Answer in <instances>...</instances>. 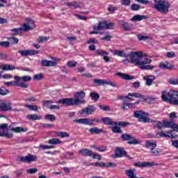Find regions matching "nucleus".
<instances>
[{
	"label": "nucleus",
	"instance_id": "7",
	"mask_svg": "<svg viewBox=\"0 0 178 178\" xmlns=\"http://www.w3.org/2000/svg\"><path fill=\"white\" fill-rule=\"evenodd\" d=\"M14 79L15 81L5 82L4 86H16V87H20L21 88H29V83L24 82L20 83V76H15Z\"/></svg>",
	"mask_w": 178,
	"mask_h": 178
},
{
	"label": "nucleus",
	"instance_id": "51",
	"mask_svg": "<svg viewBox=\"0 0 178 178\" xmlns=\"http://www.w3.org/2000/svg\"><path fill=\"white\" fill-rule=\"evenodd\" d=\"M150 154H152L153 156H159L161 152L158 151V149H152L150 150Z\"/></svg>",
	"mask_w": 178,
	"mask_h": 178
},
{
	"label": "nucleus",
	"instance_id": "14",
	"mask_svg": "<svg viewBox=\"0 0 178 178\" xmlns=\"http://www.w3.org/2000/svg\"><path fill=\"white\" fill-rule=\"evenodd\" d=\"M95 111H97V108H95V106L92 105H89L88 106V107L81 110L79 111V113L81 115H83V113H85L86 115H92L94 112H95Z\"/></svg>",
	"mask_w": 178,
	"mask_h": 178
},
{
	"label": "nucleus",
	"instance_id": "24",
	"mask_svg": "<svg viewBox=\"0 0 178 178\" xmlns=\"http://www.w3.org/2000/svg\"><path fill=\"white\" fill-rule=\"evenodd\" d=\"M117 76L122 77L123 80H134V76L129 75L122 72H118Z\"/></svg>",
	"mask_w": 178,
	"mask_h": 178
},
{
	"label": "nucleus",
	"instance_id": "21",
	"mask_svg": "<svg viewBox=\"0 0 178 178\" xmlns=\"http://www.w3.org/2000/svg\"><path fill=\"white\" fill-rule=\"evenodd\" d=\"M57 63L55 61L48 60H42V66L45 67H52L54 66H56Z\"/></svg>",
	"mask_w": 178,
	"mask_h": 178
},
{
	"label": "nucleus",
	"instance_id": "17",
	"mask_svg": "<svg viewBox=\"0 0 178 178\" xmlns=\"http://www.w3.org/2000/svg\"><path fill=\"white\" fill-rule=\"evenodd\" d=\"M18 52L20 54V55H22V56H31L33 55L38 54V51L31 49L19 50Z\"/></svg>",
	"mask_w": 178,
	"mask_h": 178
},
{
	"label": "nucleus",
	"instance_id": "53",
	"mask_svg": "<svg viewBox=\"0 0 178 178\" xmlns=\"http://www.w3.org/2000/svg\"><path fill=\"white\" fill-rule=\"evenodd\" d=\"M37 172H38V169L35 168H30L26 170V173H29V175H33L34 173H37Z\"/></svg>",
	"mask_w": 178,
	"mask_h": 178
},
{
	"label": "nucleus",
	"instance_id": "52",
	"mask_svg": "<svg viewBox=\"0 0 178 178\" xmlns=\"http://www.w3.org/2000/svg\"><path fill=\"white\" fill-rule=\"evenodd\" d=\"M137 38L139 40V41H145V40H148V36L147 35H137Z\"/></svg>",
	"mask_w": 178,
	"mask_h": 178
},
{
	"label": "nucleus",
	"instance_id": "27",
	"mask_svg": "<svg viewBox=\"0 0 178 178\" xmlns=\"http://www.w3.org/2000/svg\"><path fill=\"white\" fill-rule=\"evenodd\" d=\"M79 154L83 156H92V151L88 149H82L79 150Z\"/></svg>",
	"mask_w": 178,
	"mask_h": 178
},
{
	"label": "nucleus",
	"instance_id": "28",
	"mask_svg": "<svg viewBox=\"0 0 178 178\" xmlns=\"http://www.w3.org/2000/svg\"><path fill=\"white\" fill-rule=\"evenodd\" d=\"M103 123H104V124H106L107 126H115V122H113L112 121V118H108V117H106V118H103L102 119Z\"/></svg>",
	"mask_w": 178,
	"mask_h": 178
},
{
	"label": "nucleus",
	"instance_id": "16",
	"mask_svg": "<svg viewBox=\"0 0 178 178\" xmlns=\"http://www.w3.org/2000/svg\"><path fill=\"white\" fill-rule=\"evenodd\" d=\"M93 83L97 84V86H104L105 84H108V86H111L112 87H116V83H112L111 81H106L105 79H94Z\"/></svg>",
	"mask_w": 178,
	"mask_h": 178
},
{
	"label": "nucleus",
	"instance_id": "55",
	"mask_svg": "<svg viewBox=\"0 0 178 178\" xmlns=\"http://www.w3.org/2000/svg\"><path fill=\"white\" fill-rule=\"evenodd\" d=\"M139 9H141V6L137 3L132 4L131 6L132 10L137 11V10H139Z\"/></svg>",
	"mask_w": 178,
	"mask_h": 178
},
{
	"label": "nucleus",
	"instance_id": "58",
	"mask_svg": "<svg viewBox=\"0 0 178 178\" xmlns=\"http://www.w3.org/2000/svg\"><path fill=\"white\" fill-rule=\"evenodd\" d=\"M134 166H136L137 168H145V162L139 161L138 163H135Z\"/></svg>",
	"mask_w": 178,
	"mask_h": 178
},
{
	"label": "nucleus",
	"instance_id": "22",
	"mask_svg": "<svg viewBox=\"0 0 178 178\" xmlns=\"http://www.w3.org/2000/svg\"><path fill=\"white\" fill-rule=\"evenodd\" d=\"M145 147V148H149L151 150L155 149V148H156V143L152 140H147Z\"/></svg>",
	"mask_w": 178,
	"mask_h": 178
},
{
	"label": "nucleus",
	"instance_id": "13",
	"mask_svg": "<svg viewBox=\"0 0 178 178\" xmlns=\"http://www.w3.org/2000/svg\"><path fill=\"white\" fill-rule=\"evenodd\" d=\"M1 111L8 112V111H12V103L10 100H2L1 104Z\"/></svg>",
	"mask_w": 178,
	"mask_h": 178
},
{
	"label": "nucleus",
	"instance_id": "3",
	"mask_svg": "<svg viewBox=\"0 0 178 178\" xmlns=\"http://www.w3.org/2000/svg\"><path fill=\"white\" fill-rule=\"evenodd\" d=\"M178 91L176 90H170L163 91L161 93V99L164 102H169L170 104H172V105L178 106Z\"/></svg>",
	"mask_w": 178,
	"mask_h": 178
},
{
	"label": "nucleus",
	"instance_id": "18",
	"mask_svg": "<svg viewBox=\"0 0 178 178\" xmlns=\"http://www.w3.org/2000/svg\"><path fill=\"white\" fill-rule=\"evenodd\" d=\"M156 77L154 75H146L143 76V80L146 81V86H152V83L154 81Z\"/></svg>",
	"mask_w": 178,
	"mask_h": 178
},
{
	"label": "nucleus",
	"instance_id": "38",
	"mask_svg": "<svg viewBox=\"0 0 178 178\" xmlns=\"http://www.w3.org/2000/svg\"><path fill=\"white\" fill-rule=\"evenodd\" d=\"M95 52H96L97 56H105L108 55V51H105L103 49H97L96 50Z\"/></svg>",
	"mask_w": 178,
	"mask_h": 178
},
{
	"label": "nucleus",
	"instance_id": "34",
	"mask_svg": "<svg viewBox=\"0 0 178 178\" xmlns=\"http://www.w3.org/2000/svg\"><path fill=\"white\" fill-rule=\"evenodd\" d=\"M175 127V122L172 121H164V129H172Z\"/></svg>",
	"mask_w": 178,
	"mask_h": 178
},
{
	"label": "nucleus",
	"instance_id": "63",
	"mask_svg": "<svg viewBox=\"0 0 178 178\" xmlns=\"http://www.w3.org/2000/svg\"><path fill=\"white\" fill-rule=\"evenodd\" d=\"M44 79V74H37L34 76L35 80H42Z\"/></svg>",
	"mask_w": 178,
	"mask_h": 178
},
{
	"label": "nucleus",
	"instance_id": "62",
	"mask_svg": "<svg viewBox=\"0 0 178 178\" xmlns=\"http://www.w3.org/2000/svg\"><path fill=\"white\" fill-rule=\"evenodd\" d=\"M1 46L4 47L5 48H9V47H10V43L9 41H3L1 42Z\"/></svg>",
	"mask_w": 178,
	"mask_h": 178
},
{
	"label": "nucleus",
	"instance_id": "59",
	"mask_svg": "<svg viewBox=\"0 0 178 178\" xmlns=\"http://www.w3.org/2000/svg\"><path fill=\"white\" fill-rule=\"evenodd\" d=\"M107 9H108V12L113 13V12H115V10H118V7H115L112 5H109Z\"/></svg>",
	"mask_w": 178,
	"mask_h": 178
},
{
	"label": "nucleus",
	"instance_id": "23",
	"mask_svg": "<svg viewBox=\"0 0 178 178\" xmlns=\"http://www.w3.org/2000/svg\"><path fill=\"white\" fill-rule=\"evenodd\" d=\"M159 67H160V69H164L165 70H169L172 69V65L168 61H165V63H160Z\"/></svg>",
	"mask_w": 178,
	"mask_h": 178
},
{
	"label": "nucleus",
	"instance_id": "36",
	"mask_svg": "<svg viewBox=\"0 0 178 178\" xmlns=\"http://www.w3.org/2000/svg\"><path fill=\"white\" fill-rule=\"evenodd\" d=\"M91 134H99L104 131V130L99 129L98 127H93L89 129Z\"/></svg>",
	"mask_w": 178,
	"mask_h": 178
},
{
	"label": "nucleus",
	"instance_id": "20",
	"mask_svg": "<svg viewBox=\"0 0 178 178\" xmlns=\"http://www.w3.org/2000/svg\"><path fill=\"white\" fill-rule=\"evenodd\" d=\"M1 69L4 72H6L8 70H15V69H17V70H20L19 67H15L14 65H10L9 64H2L1 65Z\"/></svg>",
	"mask_w": 178,
	"mask_h": 178
},
{
	"label": "nucleus",
	"instance_id": "50",
	"mask_svg": "<svg viewBox=\"0 0 178 178\" xmlns=\"http://www.w3.org/2000/svg\"><path fill=\"white\" fill-rule=\"evenodd\" d=\"M45 119L47 120H50L51 122H54V120H56V118H55V115L52 114H48L45 116Z\"/></svg>",
	"mask_w": 178,
	"mask_h": 178
},
{
	"label": "nucleus",
	"instance_id": "47",
	"mask_svg": "<svg viewBox=\"0 0 178 178\" xmlns=\"http://www.w3.org/2000/svg\"><path fill=\"white\" fill-rule=\"evenodd\" d=\"M10 91L9 90L6 89V88L2 86L1 88V95H8V94H10Z\"/></svg>",
	"mask_w": 178,
	"mask_h": 178
},
{
	"label": "nucleus",
	"instance_id": "11",
	"mask_svg": "<svg viewBox=\"0 0 178 178\" xmlns=\"http://www.w3.org/2000/svg\"><path fill=\"white\" fill-rule=\"evenodd\" d=\"M19 159L21 162H24L25 163H31V162L38 161V157L36 155L28 154L26 156H19Z\"/></svg>",
	"mask_w": 178,
	"mask_h": 178
},
{
	"label": "nucleus",
	"instance_id": "41",
	"mask_svg": "<svg viewBox=\"0 0 178 178\" xmlns=\"http://www.w3.org/2000/svg\"><path fill=\"white\" fill-rule=\"evenodd\" d=\"M129 96L134 97V98H141L142 99H145V96L140 93H129Z\"/></svg>",
	"mask_w": 178,
	"mask_h": 178
},
{
	"label": "nucleus",
	"instance_id": "15",
	"mask_svg": "<svg viewBox=\"0 0 178 178\" xmlns=\"http://www.w3.org/2000/svg\"><path fill=\"white\" fill-rule=\"evenodd\" d=\"M28 29L29 26L26 24H24L23 27L15 28L10 29V31L13 33L12 35H19V34H22V31H27Z\"/></svg>",
	"mask_w": 178,
	"mask_h": 178
},
{
	"label": "nucleus",
	"instance_id": "12",
	"mask_svg": "<svg viewBox=\"0 0 178 178\" xmlns=\"http://www.w3.org/2000/svg\"><path fill=\"white\" fill-rule=\"evenodd\" d=\"M172 133H173V131H166V132H157L156 134V138H166L168 137V138H176V137H177V136H173V134H172Z\"/></svg>",
	"mask_w": 178,
	"mask_h": 178
},
{
	"label": "nucleus",
	"instance_id": "9",
	"mask_svg": "<svg viewBox=\"0 0 178 178\" xmlns=\"http://www.w3.org/2000/svg\"><path fill=\"white\" fill-rule=\"evenodd\" d=\"M74 123H79V124H86L88 126H92L94 122L99 123V120L98 118H93L92 120L88 118H80L74 120Z\"/></svg>",
	"mask_w": 178,
	"mask_h": 178
},
{
	"label": "nucleus",
	"instance_id": "6",
	"mask_svg": "<svg viewBox=\"0 0 178 178\" xmlns=\"http://www.w3.org/2000/svg\"><path fill=\"white\" fill-rule=\"evenodd\" d=\"M121 138L123 140V141H128L127 144H129V145H137V144H141V141L138 139H136V137L131 136L129 134H123L121 135Z\"/></svg>",
	"mask_w": 178,
	"mask_h": 178
},
{
	"label": "nucleus",
	"instance_id": "49",
	"mask_svg": "<svg viewBox=\"0 0 178 178\" xmlns=\"http://www.w3.org/2000/svg\"><path fill=\"white\" fill-rule=\"evenodd\" d=\"M65 155L67 159H74L73 157L74 156V153L72 152H65Z\"/></svg>",
	"mask_w": 178,
	"mask_h": 178
},
{
	"label": "nucleus",
	"instance_id": "64",
	"mask_svg": "<svg viewBox=\"0 0 178 178\" xmlns=\"http://www.w3.org/2000/svg\"><path fill=\"white\" fill-rule=\"evenodd\" d=\"M95 149L97 151H99V152H105V151H106V147H105L104 146L99 147H95Z\"/></svg>",
	"mask_w": 178,
	"mask_h": 178
},
{
	"label": "nucleus",
	"instance_id": "1",
	"mask_svg": "<svg viewBox=\"0 0 178 178\" xmlns=\"http://www.w3.org/2000/svg\"><path fill=\"white\" fill-rule=\"evenodd\" d=\"M110 52H112L113 55L120 56L121 58H130L131 63H134L137 66H139V69L142 70H152L155 67L154 65H147L152 62V60L147 58V55L142 51H131L130 55L126 54L123 50L111 49Z\"/></svg>",
	"mask_w": 178,
	"mask_h": 178
},
{
	"label": "nucleus",
	"instance_id": "42",
	"mask_svg": "<svg viewBox=\"0 0 178 178\" xmlns=\"http://www.w3.org/2000/svg\"><path fill=\"white\" fill-rule=\"evenodd\" d=\"M92 166H95V167H99V168H106V164L103 162H96V163H92Z\"/></svg>",
	"mask_w": 178,
	"mask_h": 178
},
{
	"label": "nucleus",
	"instance_id": "40",
	"mask_svg": "<svg viewBox=\"0 0 178 178\" xmlns=\"http://www.w3.org/2000/svg\"><path fill=\"white\" fill-rule=\"evenodd\" d=\"M20 81L22 80L23 83H29L31 81L32 78L29 75H24L23 76H19Z\"/></svg>",
	"mask_w": 178,
	"mask_h": 178
},
{
	"label": "nucleus",
	"instance_id": "56",
	"mask_svg": "<svg viewBox=\"0 0 178 178\" xmlns=\"http://www.w3.org/2000/svg\"><path fill=\"white\" fill-rule=\"evenodd\" d=\"M91 156L93 159H98V161H101L102 159V157L101 156V155L96 153H92Z\"/></svg>",
	"mask_w": 178,
	"mask_h": 178
},
{
	"label": "nucleus",
	"instance_id": "31",
	"mask_svg": "<svg viewBox=\"0 0 178 178\" xmlns=\"http://www.w3.org/2000/svg\"><path fill=\"white\" fill-rule=\"evenodd\" d=\"M28 120H41V116L37 115V114H31L26 116Z\"/></svg>",
	"mask_w": 178,
	"mask_h": 178
},
{
	"label": "nucleus",
	"instance_id": "45",
	"mask_svg": "<svg viewBox=\"0 0 178 178\" xmlns=\"http://www.w3.org/2000/svg\"><path fill=\"white\" fill-rule=\"evenodd\" d=\"M49 40V38L45 37V36H39L38 38V42L42 43V42H47Z\"/></svg>",
	"mask_w": 178,
	"mask_h": 178
},
{
	"label": "nucleus",
	"instance_id": "35",
	"mask_svg": "<svg viewBox=\"0 0 178 178\" xmlns=\"http://www.w3.org/2000/svg\"><path fill=\"white\" fill-rule=\"evenodd\" d=\"M129 124H130V122H114V126H119V127H127V126H129Z\"/></svg>",
	"mask_w": 178,
	"mask_h": 178
},
{
	"label": "nucleus",
	"instance_id": "57",
	"mask_svg": "<svg viewBox=\"0 0 178 178\" xmlns=\"http://www.w3.org/2000/svg\"><path fill=\"white\" fill-rule=\"evenodd\" d=\"M100 109H102V111H108L109 112L111 111V107H109V106H104L100 104L99 106Z\"/></svg>",
	"mask_w": 178,
	"mask_h": 178
},
{
	"label": "nucleus",
	"instance_id": "8",
	"mask_svg": "<svg viewBox=\"0 0 178 178\" xmlns=\"http://www.w3.org/2000/svg\"><path fill=\"white\" fill-rule=\"evenodd\" d=\"M115 26V24L113 22H108L107 21H103L99 23L98 26H95L93 27L94 30H108L109 29H112V27Z\"/></svg>",
	"mask_w": 178,
	"mask_h": 178
},
{
	"label": "nucleus",
	"instance_id": "60",
	"mask_svg": "<svg viewBox=\"0 0 178 178\" xmlns=\"http://www.w3.org/2000/svg\"><path fill=\"white\" fill-rule=\"evenodd\" d=\"M43 106H48L49 108V105L51 104H54V101L52 100H44L42 102Z\"/></svg>",
	"mask_w": 178,
	"mask_h": 178
},
{
	"label": "nucleus",
	"instance_id": "43",
	"mask_svg": "<svg viewBox=\"0 0 178 178\" xmlns=\"http://www.w3.org/2000/svg\"><path fill=\"white\" fill-rule=\"evenodd\" d=\"M13 134L9 133L8 131H3L1 133V137H6V138H12Z\"/></svg>",
	"mask_w": 178,
	"mask_h": 178
},
{
	"label": "nucleus",
	"instance_id": "29",
	"mask_svg": "<svg viewBox=\"0 0 178 178\" xmlns=\"http://www.w3.org/2000/svg\"><path fill=\"white\" fill-rule=\"evenodd\" d=\"M27 24H26L28 27V30L26 31H29V30H33L34 27H35V25H34V21L31 19H26Z\"/></svg>",
	"mask_w": 178,
	"mask_h": 178
},
{
	"label": "nucleus",
	"instance_id": "25",
	"mask_svg": "<svg viewBox=\"0 0 178 178\" xmlns=\"http://www.w3.org/2000/svg\"><path fill=\"white\" fill-rule=\"evenodd\" d=\"M145 19H147L146 15H136L131 19V22H141Z\"/></svg>",
	"mask_w": 178,
	"mask_h": 178
},
{
	"label": "nucleus",
	"instance_id": "61",
	"mask_svg": "<svg viewBox=\"0 0 178 178\" xmlns=\"http://www.w3.org/2000/svg\"><path fill=\"white\" fill-rule=\"evenodd\" d=\"M67 5V6H70V8H74V9L79 8V6H77V3L76 2H69Z\"/></svg>",
	"mask_w": 178,
	"mask_h": 178
},
{
	"label": "nucleus",
	"instance_id": "54",
	"mask_svg": "<svg viewBox=\"0 0 178 178\" xmlns=\"http://www.w3.org/2000/svg\"><path fill=\"white\" fill-rule=\"evenodd\" d=\"M167 58H176V53L175 51H169L165 54Z\"/></svg>",
	"mask_w": 178,
	"mask_h": 178
},
{
	"label": "nucleus",
	"instance_id": "30",
	"mask_svg": "<svg viewBox=\"0 0 178 178\" xmlns=\"http://www.w3.org/2000/svg\"><path fill=\"white\" fill-rule=\"evenodd\" d=\"M55 134L57 137H60L61 138H66L70 136L69 133L63 131H56Z\"/></svg>",
	"mask_w": 178,
	"mask_h": 178
},
{
	"label": "nucleus",
	"instance_id": "19",
	"mask_svg": "<svg viewBox=\"0 0 178 178\" xmlns=\"http://www.w3.org/2000/svg\"><path fill=\"white\" fill-rule=\"evenodd\" d=\"M119 24H120V26H122L125 31H130L133 27V24L129 22H126L124 20H120Z\"/></svg>",
	"mask_w": 178,
	"mask_h": 178
},
{
	"label": "nucleus",
	"instance_id": "2",
	"mask_svg": "<svg viewBox=\"0 0 178 178\" xmlns=\"http://www.w3.org/2000/svg\"><path fill=\"white\" fill-rule=\"evenodd\" d=\"M74 97L75 99L73 98L61 99L57 102V104H62V105H66L67 106H74V105H81L82 104H86V100H84L86 92H76L74 95Z\"/></svg>",
	"mask_w": 178,
	"mask_h": 178
},
{
	"label": "nucleus",
	"instance_id": "5",
	"mask_svg": "<svg viewBox=\"0 0 178 178\" xmlns=\"http://www.w3.org/2000/svg\"><path fill=\"white\" fill-rule=\"evenodd\" d=\"M134 118H136L140 120V122L143 123H151L152 122V120L148 118V114L145 113L142 111H135L134 113Z\"/></svg>",
	"mask_w": 178,
	"mask_h": 178
},
{
	"label": "nucleus",
	"instance_id": "39",
	"mask_svg": "<svg viewBox=\"0 0 178 178\" xmlns=\"http://www.w3.org/2000/svg\"><path fill=\"white\" fill-rule=\"evenodd\" d=\"M11 131H14L15 133H22L26 131V130L22 127H17L11 128Z\"/></svg>",
	"mask_w": 178,
	"mask_h": 178
},
{
	"label": "nucleus",
	"instance_id": "46",
	"mask_svg": "<svg viewBox=\"0 0 178 178\" xmlns=\"http://www.w3.org/2000/svg\"><path fill=\"white\" fill-rule=\"evenodd\" d=\"M154 127H156V129H165V124L164 122H154Z\"/></svg>",
	"mask_w": 178,
	"mask_h": 178
},
{
	"label": "nucleus",
	"instance_id": "44",
	"mask_svg": "<svg viewBox=\"0 0 178 178\" xmlns=\"http://www.w3.org/2000/svg\"><path fill=\"white\" fill-rule=\"evenodd\" d=\"M168 83L172 86H178V78H171L169 79Z\"/></svg>",
	"mask_w": 178,
	"mask_h": 178
},
{
	"label": "nucleus",
	"instance_id": "32",
	"mask_svg": "<svg viewBox=\"0 0 178 178\" xmlns=\"http://www.w3.org/2000/svg\"><path fill=\"white\" fill-rule=\"evenodd\" d=\"M110 129H111L113 133H115L116 134H122V133H123L122 129H120V127H118V125L110 127Z\"/></svg>",
	"mask_w": 178,
	"mask_h": 178
},
{
	"label": "nucleus",
	"instance_id": "4",
	"mask_svg": "<svg viewBox=\"0 0 178 178\" xmlns=\"http://www.w3.org/2000/svg\"><path fill=\"white\" fill-rule=\"evenodd\" d=\"M156 3L154 5L153 8L156 10L160 13H169V8L172 6L168 0H155Z\"/></svg>",
	"mask_w": 178,
	"mask_h": 178
},
{
	"label": "nucleus",
	"instance_id": "33",
	"mask_svg": "<svg viewBox=\"0 0 178 178\" xmlns=\"http://www.w3.org/2000/svg\"><path fill=\"white\" fill-rule=\"evenodd\" d=\"M48 144H51V145H58L59 144H62V141L58 138H51L48 140Z\"/></svg>",
	"mask_w": 178,
	"mask_h": 178
},
{
	"label": "nucleus",
	"instance_id": "10",
	"mask_svg": "<svg viewBox=\"0 0 178 178\" xmlns=\"http://www.w3.org/2000/svg\"><path fill=\"white\" fill-rule=\"evenodd\" d=\"M113 158H122V156H126L128 159H132L130 155L127 154V152L124 150L123 147H117L115 148V154L112 155Z\"/></svg>",
	"mask_w": 178,
	"mask_h": 178
},
{
	"label": "nucleus",
	"instance_id": "37",
	"mask_svg": "<svg viewBox=\"0 0 178 178\" xmlns=\"http://www.w3.org/2000/svg\"><path fill=\"white\" fill-rule=\"evenodd\" d=\"M24 106L29 109V111H34L35 112L38 111V106L37 105L25 104Z\"/></svg>",
	"mask_w": 178,
	"mask_h": 178
},
{
	"label": "nucleus",
	"instance_id": "26",
	"mask_svg": "<svg viewBox=\"0 0 178 178\" xmlns=\"http://www.w3.org/2000/svg\"><path fill=\"white\" fill-rule=\"evenodd\" d=\"M143 101H146L147 104H155L156 101H158V98H156L155 96H147L146 98L143 99Z\"/></svg>",
	"mask_w": 178,
	"mask_h": 178
},
{
	"label": "nucleus",
	"instance_id": "48",
	"mask_svg": "<svg viewBox=\"0 0 178 178\" xmlns=\"http://www.w3.org/2000/svg\"><path fill=\"white\" fill-rule=\"evenodd\" d=\"M90 97L93 101H97L99 99V94L95 92H91Z\"/></svg>",
	"mask_w": 178,
	"mask_h": 178
}]
</instances>
